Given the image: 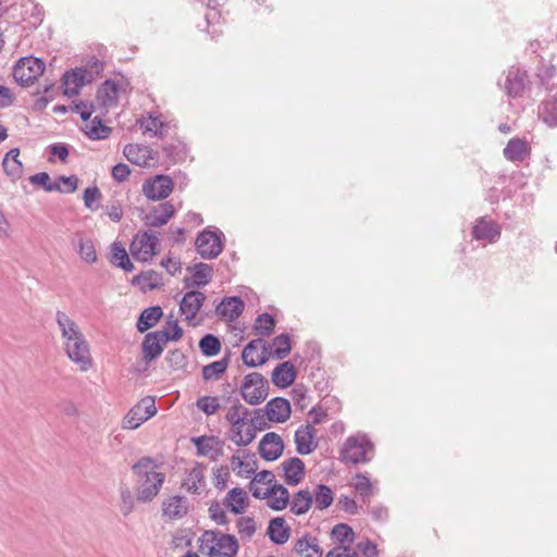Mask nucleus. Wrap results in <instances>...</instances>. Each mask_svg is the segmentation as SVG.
<instances>
[{
	"label": "nucleus",
	"mask_w": 557,
	"mask_h": 557,
	"mask_svg": "<svg viewBox=\"0 0 557 557\" xmlns=\"http://www.w3.org/2000/svg\"><path fill=\"white\" fill-rule=\"evenodd\" d=\"M158 469L159 465L150 457H141L132 466V471L136 476L138 500L150 502L160 492L165 474Z\"/></svg>",
	"instance_id": "nucleus-1"
},
{
	"label": "nucleus",
	"mask_w": 557,
	"mask_h": 557,
	"mask_svg": "<svg viewBox=\"0 0 557 557\" xmlns=\"http://www.w3.org/2000/svg\"><path fill=\"white\" fill-rule=\"evenodd\" d=\"M244 398V381L237 384L236 388L232 389L230 396L224 398L225 406L227 407L226 419L231 424L230 438L238 446L244 443V409L242 408L240 399Z\"/></svg>",
	"instance_id": "nucleus-2"
},
{
	"label": "nucleus",
	"mask_w": 557,
	"mask_h": 557,
	"mask_svg": "<svg viewBox=\"0 0 557 557\" xmlns=\"http://www.w3.org/2000/svg\"><path fill=\"white\" fill-rule=\"evenodd\" d=\"M374 454V446L366 434L358 433L346 438L341 449L344 462L358 465L369 462Z\"/></svg>",
	"instance_id": "nucleus-3"
},
{
	"label": "nucleus",
	"mask_w": 557,
	"mask_h": 557,
	"mask_svg": "<svg viewBox=\"0 0 557 557\" xmlns=\"http://www.w3.org/2000/svg\"><path fill=\"white\" fill-rule=\"evenodd\" d=\"M200 547L201 550L207 548L208 557H234L238 550V543L233 535L207 531Z\"/></svg>",
	"instance_id": "nucleus-4"
},
{
	"label": "nucleus",
	"mask_w": 557,
	"mask_h": 557,
	"mask_svg": "<svg viewBox=\"0 0 557 557\" xmlns=\"http://www.w3.org/2000/svg\"><path fill=\"white\" fill-rule=\"evenodd\" d=\"M158 245L157 232L152 230L139 231L131 244V253L137 261L147 262L157 253Z\"/></svg>",
	"instance_id": "nucleus-5"
},
{
	"label": "nucleus",
	"mask_w": 557,
	"mask_h": 557,
	"mask_svg": "<svg viewBox=\"0 0 557 557\" xmlns=\"http://www.w3.org/2000/svg\"><path fill=\"white\" fill-rule=\"evenodd\" d=\"M45 71V63L39 58L28 57L18 60L13 69L14 79L22 86L32 85Z\"/></svg>",
	"instance_id": "nucleus-6"
},
{
	"label": "nucleus",
	"mask_w": 557,
	"mask_h": 557,
	"mask_svg": "<svg viewBox=\"0 0 557 557\" xmlns=\"http://www.w3.org/2000/svg\"><path fill=\"white\" fill-rule=\"evenodd\" d=\"M66 356L78 366L81 371H87L91 364V356L89 345L84 335L76 337V339L66 342L63 345Z\"/></svg>",
	"instance_id": "nucleus-7"
},
{
	"label": "nucleus",
	"mask_w": 557,
	"mask_h": 557,
	"mask_svg": "<svg viewBox=\"0 0 557 557\" xmlns=\"http://www.w3.org/2000/svg\"><path fill=\"white\" fill-rule=\"evenodd\" d=\"M174 188L172 178L168 175L159 174L143 184V194L149 200L165 199Z\"/></svg>",
	"instance_id": "nucleus-8"
},
{
	"label": "nucleus",
	"mask_w": 557,
	"mask_h": 557,
	"mask_svg": "<svg viewBox=\"0 0 557 557\" xmlns=\"http://www.w3.org/2000/svg\"><path fill=\"white\" fill-rule=\"evenodd\" d=\"M196 250L203 259L216 258L222 251L221 235L209 230L202 231L196 238Z\"/></svg>",
	"instance_id": "nucleus-9"
},
{
	"label": "nucleus",
	"mask_w": 557,
	"mask_h": 557,
	"mask_svg": "<svg viewBox=\"0 0 557 557\" xmlns=\"http://www.w3.org/2000/svg\"><path fill=\"white\" fill-rule=\"evenodd\" d=\"M268 393V381L260 373L246 374V403L259 404L267 398Z\"/></svg>",
	"instance_id": "nucleus-10"
},
{
	"label": "nucleus",
	"mask_w": 557,
	"mask_h": 557,
	"mask_svg": "<svg viewBox=\"0 0 557 557\" xmlns=\"http://www.w3.org/2000/svg\"><path fill=\"white\" fill-rule=\"evenodd\" d=\"M206 300V296L203 293L198 290H190L187 292L180 304V310L182 314L184 315V320L190 324L196 325L195 322L197 313L199 312L200 308L202 307L203 302Z\"/></svg>",
	"instance_id": "nucleus-11"
},
{
	"label": "nucleus",
	"mask_w": 557,
	"mask_h": 557,
	"mask_svg": "<svg viewBox=\"0 0 557 557\" xmlns=\"http://www.w3.org/2000/svg\"><path fill=\"white\" fill-rule=\"evenodd\" d=\"M317 430L312 424L300 425L295 432L296 450L300 455L311 454L318 446Z\"/></svg>",
	"instance_id": "nucleus-12"
},
{
	"label": "nucleus",
	"mask_w": 557,
	"mask_h": 557,
	"mask_svg": "<svg viewBox=\"0 0 557 557\" xmlns=\"http://www.w3.org/2000/svg\"><path fill=\"white\" fill-rule=\"evenodd\" d=\"M283 449L282 437L274 432L267 433L259 443L260 456L268 461L276 460L282 455Z\"/></svg>",
	"instance_id": "nucleus-13"
},
{
	"label": "nucleus",
	"mask_w": 557,
	"mask_h": 557,
	"mask_svg": "<svg viewBox=\"0 0 557 557\" xmlns=\"http://www.w3.org/2000/svg\"><path fill=\"white\" fill-rule=\"evenodd\" d=\"M280 468L284 481L288 485H298L305 478V463L298 457H292L284 460Z\"/></svg>",
	"instance_id": "nucleus-14"
},
{
	"label": "nucleus",
	"mask_w": 557,
	"mask_h": 557,
	"mask_svg": "<svg viewBox=\"0 0 557 557\" xmlns=\"http://www.w3.org/2000/svg\"><path fill=\"white\" fill-rule=\"evenodd\" d=\"M87 71L82 67H76L72 71L65 72L62 78L64 86V95L72 98L79 94L81 88L88 82Z\"/></svg>",
	"instance_id": "nucleus-15"
},
{
	"label": "nucleus",
	"mask_w": 557,
	"mask_h": 557,
	"mask_svg": "<svg viewBox=\"0 0 557 557\" xmlns=\"http://www.w3.org/2000/svg\"><path fill=\"white\" fill-rule=\"evenodd\" d=\"M168 343L164 338V334L160 331L148 333L143 342V354L144 359L150 362L157 359L163 351V346Z\"/></svg>",
	"instance_id": "nucleus-16"
},
{
	"label": "nucleus",
	"mask_w": 557,
	"mask_h": 557,
	"mask_svg": "<svg viewBox=\"0 0 557 557\" xmlns=\"http://www.w3.org/2000/svg\"><path fill=\"white\" fill-rule=\"evenodd\" d=\"M175 208L170 201H165L154 207L146 216L145 224L149 227H160L165 225L174 215Z\"/></svg>",
	"instance_id": "nucleus-17"
},
{
	"label": "nucleus",
	"mask_w": 557,
	"mask_h": 557,
	"mask_svg": "<svg viewBox=\"0 0 557 557\" xmlns=\"http://www.w3.org/2000/svg\"><path fill=\"white\" fill-rule=\"evenodd\" d=\"M267 410L268 419L271 422L283 423L290 417V404L283 397H275L271 399L264 407Z\"/></svg>",
	"instance_id": "nucleus-18"
},
{
	"label": "nucleus",
	"mask_w": 557,
	"mask_h": 557,
	"mask_svg": "<svg viewBox=\"0 0 557 557\" xmlns=\"http://www.w3.org/2000/svg\"><path fill=\"white\" fill-rule=\"evenodd\" d=\"M549 95L540 108L539 115L548 126H557V86L546 87Z\"/></svg>",
	"instance_id": "nucleus-19"
},
{
	"label": "nucleus",
	"mask_w": 557,
	"mask_h": 557,
	"mask_svg": "<svg viewBox=\"0 0 557 557\" xmlns=\"http://www.w3.org/2000/svg\"><path fill=\"white\" fill-rule=\"evenodd\" d=\"M472 235L478 240L495 243L500 236V227L492 220L481 218L473 227Z\"/></svg>",
	"instance_id": "nucleus-20"
},
{
	"label": "nucleus",
	"mask_w": 557,
	"mask_h": 557,
	"mask_svg": "<svg viewBox=\"0 0 557 557\" xmlns=\"http://www.w3.org/2000/svg\"><path fill=\"white\" fill-rule=\"evenodd\" d=\"M55 321L61 332L63 345L66 344V342L74 341L76 337L84 335L77 323L65 312L57 311Z\"/></svg>",
	"instance_id": "nucleus-21"
},
{
	"label": "nucleus",
	"mask_w": 557,
	"mask_h": 557,
	"mask_svg": "<svg viewBox=\"0 0 557 557\" xmlns=\"http://www.w3.org/2000/svg\"><path fill=\"white\" fill-rule=\"evenodd\" d=\"M296 375L295 366L290 361H284L273 370L272 382L275 386L285 388L294 383Z\"/></svg>",
	"instance_id": "nucleus-22"
},
{
	"label": "nucleus",
	"mask_w": 557,
	"mask_h": 557,
	"mask_svg": "<svg viewBox=\"0 0 557 557\" xmlns=\"http://www.w3.org/2000/svg\"><path fill=\"white\" fill-rule=\"evenodd\" d=\"M268 358L269 354L262 339H253L246 345L247 367L261 366L268 360Z\"/></svg>",
	"instance_id": "nucleus-23"
},
{
	"label": "nucleus",
	"mask_w": 557,
	"mask_h": 557,
	"mask_svg": "<svg viewBox=\"0 0 557 557\" xmlns=\"http://www.w3.org/2000/svg\"><path fill=\"white\" fill-rule=\"evenodd\" d=\"M193 272L191 277L184 280L185 287H201L207 285L212 277V267L207 263H197L193 268H188Z\"/></svg>",
	"instance_id": "nucleus-24"
},
{
	"label": "nucleus",
	"mask_w": 557,
	"mask_h": 557,
	"mask_svg": "<svg viewBox=\"0 0 557 557\" xmlns=\"http://www.w3.org/2000/svg\"><path fill=\"white\" fill-rule=\"evenodd\" d=\"M525 79L527 75L524 72L519 69L511 67L508 71L505 89L508 96L510 97H520L525 88Z\"/></svg>",
	"instance_id": "nucleus-25"
},
{
	"label": "nucleus",
	"mask_w": 557,
	"mask_h": 557,
	"mask_svg": "<svg viewBox=\"0 0 557 557\" xmlns=\"http://www.w3.org/2000/svg\"><path fill=\"white\" fill-rule=\"evenodd\" d=\"M73 244L77 248V253L83 261L90 264L97 261L96 248L91 238L85 237L81 233H76Z\"/></svg>",
	"instance_id": "nucleus-26"
},
{
	"label": "nucleus",
	"mask_w": 557,
	"mask_h": 557,
	"mask_svg": "<svg viewBox=\"0 0 557 557\" xmlns=\"http://www.w3.org/2000/svg\"><path fill=\"white\" fill-rule=\"evenodd\" d=\"M117 94L119 85L111 79H107L97 91V101L103 108H111L116 104Z\"/></svg>",
	"instance_id": "nucleus-27"
},
{
	"label": "nucleus",
	"mask_w": 557,
	"mask_h": 557,
	"mask_svg": "<svg viewBox=\"0 0 557 557\" xmlns=\"http://www.w3.org/2000/svg\"><path fill=\"white\" fill-rule=\"evenodd\" d=\"M242 299L239 297H228L223 299L216 307V314L224 320L233 321L242 313Z\"/></svg>",
	"instance_id": "nucleus-28"
},
{
	"label": "nucleus",
	"mask_w": 557,
	"mask_h": 557,
	"mask_svg": "<svg viewBox=\"0 0 557 557\" xmlns=\"http://www.w3.org/2000/svg\"><path fill=\"white\" fill-rule=\"evenodd\" d=\"M187 509V502L181 496L170 497L163 503V515L169 519H182Z\"/></svg>",
	"instance_id": "nucleus-29"
},
{
	"label": "nucleus",
	"mask_w": 557,
	"mask_h": 557,
	"mask_svg": "<svg viewBox=\"0 0 557 557\" xmlns=\"http://www.w3.org/2000/svg\"><path fill=\"white\" fill-rule=\"evenodd\" d=\"M123 153L129 162L136 165H148L150 150L147 146L128 144L124 147Z\"/></svg>",
	"instance_id": "nucleus-30"
},
{
	"label": "nucleus",
	"mask_w": 557,
	"mask_h": 557,
	"mask_svg": "<svg viewBox=\"0 0 557 557\" xmlns=\"http://www.w3.org/2000/svg\"><path fill=\"white\" fill-rule=\"evenodd\" d=\"M199 455L214 459L221 450V443L216 437L213 436H200L194 438Z\"/></svg>",
	"instance_id": "nucleus-31"
},
{
	"label": "nucleus",
	"mask_w": 557,
	"mask_h": 557,
	"mask_svg": "<svg viewBox=\"0 0 557 557\" xmlns=\"http://www.w3.org/2000/svg\"><path fill=\"white\" fill-rule=\"evenodd\" d=\"M528 153V144L520 138H512L504 148V156L508 161L521 162Z\"/></svg>",
	"instance_id": "nucleus-32"
},
{
	"label": "nucleus",
	"mask_w": 557,
	"mask_h": 557,
	"mask_svg": "<svg viewBox=\"0 0 557 557\" xmlns=\"http://www.w3.org/2000/svg\"><path fill=\"white\" fill-rule=\"evenodd\" d=\"M295 549L305 557H321L323 555V549L320 547L318 539L309 535L299 539Z\"/></svg>",
	"instance_id": "nucleus-33"
},
{
	"label": "nucleus",
	"mask_w": 557,
	"mask_h": 557,
	"mask_svg": "<svg viewBox=\"0 0 557 557\" xmlns=\"http://www.w3.org/2000/svg\"><path fill=\"white\" fill-rule=\"evenodd\" d=\"M20 149H11L2 161V166L8 176L12 180L20 178L23 172L22 162L18 160Z\"/></svg>",
	"instance_id": "nucleus-34"
},
{
	"label": "nucleus",
	"mask_w": 557,
	"mask_h": 557,
	"mask_svg": "<svg viewBox=\"0 0 557 557\" xmlns=\"http://www.w3.org/2000/svg\"><path fill=\"white\" fill-rule=\"evenodd\" d=\"M162 314L163 311L159 306L149 307L143 310L136 324L137 330L140 333L146 332L147 330H149L150 327L154 326L158 323Z\"/></svg>",
	"instance_id": "nucleus-35"
},
{
	"label": "nucleus",
	"mask_w": 557,
	"mask_h": 557,
	"mask_svg": "<svg viewBox=\"0 0 557 557\" xmlns=\"http://www.w3.org/2000/svg\"><path fill=\"white\" fill-rule=\"evenodd\" d=\"M313 504V496L308 490L298 491L290 500V511L295 515H302Z\"/></svg>",
	"instance_id": "nucleus-36"
},
{
	"label": "nucleus",
	"mask_w": 557,
	"mask_h": 557,
	"mask_svg": "<svg viewBox=\"0 0 557 557\" xmlns=\"http://www.w3.org/2000/svg\"><path fill=\"white\" fill-rule=\"evenodd\" d=\"M223 505L226 511L235 515L242 513L244 511V490L240 487L231 490L223 499Z\"/></svg>",
	"instance_id": "nucleus-37"
},
{
	"label": "nucleus",
	"mask_w": 557,
	"mask_h": 557,
	"mask_svg": "<svg viewBox=\"0 0 557 557\" xmlns=\"http://www.w3.org/2000/svg\"><path fill=\"white\" fill-rule=\"evenodd\" d=\"M183 486L188 492L199 494L200 490L205 486L203 468L200 466L194 467L184 480Z\"/></svg>",
	"instance_id": "nucleus-38"
},
{
	"label": "nucleus",
	"mask_w": 557,
	"mask_h": 557,
	"mask_svg": "<svg viewBox=\"0 0 557 557\" xmlns=\"http://www.w3.org/2000/svg\"><path fill=\"white\" fill-rule=\"evenodd\" d=\"M267 505L272 509L281 510L285 508L289 502V493L286 487L276 484L273 492L265 498Z\"/></svg>",
	"instance_id": "nucleus-39"
},
{
	"label": "nucleus",
	"mask_w": 557,
	"mask_h": 557,
	"mask_svg": "<svg viewBox=\"0 0 557 557\" xmlns=\"http://www.w3.org/2000/svg\"><path fill=\"white\" fill-rule=\"evenodd\" d=\"M111 262L117 267L123 269L126 272H131L134 269L133 263L129 260V257L125 250V248L119 244L114 243L111 248Z\"/></svg>",
	"instance_id": "nucleus-40"
},
{
	"label": "nucleus",
	"mask_w": 557,
	"mask_h": 557,
	"mask_svg": "<svg viewBox=\"0 0 557 557\" xmlns=\"http://www.w3.org/2000/svg\"><path fill=\"white\" fill-rule=\"evenodd\" d=\"M132 284L138 286L143 292L156 289L160 284L159 274L154 271H147L133 277Z\"/></svg>",
	"instance_id": "nucleus-41"
},
{
	"label": "nucleus",
	"mask_w": 557,
	"mask_h": 557,
	"mask_svg": "<svg viewBox=\"0 0 557 557\" xmlns=\"http://www.w3.org/2000/svg\"><path fill=\"white\" fill-rule=\"evenodd\" d=\"M85 134L92 140L106 139L111 134V128L102 123V120L96 116L86 125Z\"/></svg>",
	"instance_id": "nucleus-42"
},
{
	"label": "nucleus",
	"mask_w": 557,
	"mask_h": 557,
	"mask_svg": "<svg viewBox=\"0 0 557 557\" xmlns=\"http://www.w3.org/2000/svg\"><path fill=\"white\" fill-rule=\"evenodd\" d=\"M312 496L315 508L320 510L330 507L334 499L332 490L324 484L317 485Z\"/></svg>",
	"instance_id": "nucleus-43"
},
{
	"label": "nucleus",
	"mask_w": 557,
	"mask_h": 557,
	"mask_svg": "<svg viewBox=\"0 0 557 557\" xmlns=\"http://www.w3.org/2000/svg\"><path fill=\"white\" fill-rule=\"evenodd\" d=\"M200 351L207 357L216 356L221 350V342L213 334H206L199 341Z\"/></svg>",
	"instance_id": "nucleus-44"
},
{
	"label": "nucleus",
	"mask_w": 557,
	"mask_h": 557,
	"mask_svg": "<svg viewBox=\"0 0 557 557\" xmlns=\"http://www.w3.org/2000/svg\"><path fill=\"white\" fill-rule=\"evenodd\" d=\"M333 540L338 542L341 545L349 546L355 539V533L349 524H335L331 531Z\"/></svg>",
	"instance_id": "nucleus-45"
},
{
	"label": "nucleus",
	"mask_w": 557,
	"mask_h": 557,
	"mask_svg": "<svg viewBox=\"0 0 557 557\" xmlns=\"http://www.w3.org/2000/svg\"><path fill=\"white\" fill-rule=\"evenodd\" d=\"M354 487L358 495L362 497V499H366L370 497L373 494L374 487L369 479L363 473H357L354 476Z\"/></svg>",
	"instance_id": "nucleus-46"
},
{
	"label": "nucleus",
	"mask_w": 557,
	"mask_h": 557,
	"mask_svg": "<svg viewBox=\"0 0 557 557\" xmlns=\"http://www.w3.org/2000/svg\"><path fill=\"white\" fill-rule=\"evenodd\" d=\"M267 534L275 544H284L288 541L290 529L286 524H269Z\"/></svg>",
	"instance_id": "nucleus-47"
},
{
	"label": "nucleus",
	"mask_w": 557,
	"mask_h": 557,
	"mask_svg": "<svg viewBox=\"0 0 557 557\" xmlns=\"http://www.w3.org/2000/svg\"><path fill=\"white\" fill-rule=\"evenodd\" d=\"M227 369L225 360L211 362L202 368V376L206 381L218 380Z\"/></svg>",
	"instance_id": "nucleus-48"
},
{
	"label": "nucleus",
	"mask_w": 557,
	"mask_h": 557,
	"mask_svg": "<svg viewBox=\"0 0 557 557\" xmlns=\"http://www.w3.org/2000/svg\"><path fill=\"white\" fill-rule=\"evenodd\" d=\"M145 421H147V418H145V414L140 412V408H136L134 406L124 417L122 421V428L127 430H135Z\"/></svg>",
	"instance_id": "nucleus-49"
},
{
	"label": "nucleus",
	"mask_w": 557,
	"mask_h": 557,
	"mask_svg": "<svg viewBox=\"0 0 557 557\" xmlns=\"http://www.w3.org/2000/svg\"><path fill=\"white\" fill-rule=\"evenodd\" d=\"M290 352V339L287 334H280L273 339V355L283 359Z\"/></svg>",
	"instance_id": "nucleus-50"
},
{
	"label": "nucleus",
	"mask_w": 557,
	"mask_h": 557,
	"mask_svg": "<svg viewBox=\"0 0 557 557\" xmlns=\"http://www.w3.org/2000/svg\"><path fill=\"white\" fill-rule=\"evenodd\" d=\"M275 321L272 315L268 313L260 314L255 321V330L257 334L268 336L273 331Z\"/></svg>",
	"instance_id": "nucleus-51"
},
{
	"label": "nucleus",
	"mask_w": 557,
	"mask_h": 557,
	"mask_svg": "<svg viewBox=\"0 0 557 557\" xmlns=\"http://www.w3.org/2000/svg\"><path fill=\"white\" fill-rule=\"evenodd\" d=\"M29 181L35 185L42 186L46 191H57L61 189L60 183L57 181L51 182L49 174L46 172H40L35 175H32Z\"/></svg>",
	"instance_id": "nucleus-52"
},
{
	"label": "nucleus",
	"mask_w": 557,
	"mask_h": 557,
	"mask_svg": "<svg viewBox=\"0 0 557 557\" xmlns=\"http://www.w3.org/2000/svg\"><path fill=\"white\" fill-rule=\"evenodd\" d=\"M265 409H256L250 418V425L256 431H263L270 426Z\"/></svg>",
	"instance_id": "nucleus-53"
},
{
	"label": "nucleus",
	"mask_w": 557,
	"mask_h": 557,
	"mask_svg": "<svg viewBox=\"0 0 557 557\" xmlns=\"http://www.w3.org/2000/svg\"><path fill=\"white\" fill-rule=\"evenodd\" d=\"M101 193L98 187H88L84 190V205L91 211H96L99 208V200Z\"/></svg>",
	"instance_id": "nucleus-54"
},
{
	"label": "nucleus",
	"mask_w": 557,
	"mask_h": 557,
	"mask_svg": "<svg viewBox=\"0 0 557 557\" xmlns=\"http://www.w3.org/2000/svg\"><path fill=\"white\" fill-rule=\"evenodd\" d=\"M140 127L147 133L154 135H162L163 123L159 117L149 115L147 119L140 121Z\"/></svg>",
	"instance_id": "nucleus-55"
},
{
	"label": "nucleus",
	"mask_w": 557,
	"mask_h": 557,
	"mask_svg": "<svg viewBox=\"0 0 557 557\" xmlns=\"http://www.w3.org/2000/svg\"><path fill=\"white\" fill-rule=\"evenodd\" d=\"M277 483L274 484H258V481L250 482L249 484V491L256 498L265 499L270 493L273 492V488L276 486Z\"/></svg>",
	"instance_id": "nucleus-56"
},
{
	"label": "nucleus",
	"mask_w": 557,
	"mask_h": 557,
	"mask_svg": "<svg viewBox=\"0 0 557 557\" xmlns=\"http://www.w3.org/2000/svg\"><path fill=\"white\" fill-rule=\"evenodd\" d=\"M197 407L207 414H213L218 411L220 405L218 398L203 396L197 400Z\"/></svg>",
	"instance_id": "nucleus-57"
},
{
	"label": "nucleus",
	"mask_w": 557,
	"mask_h": 557,
	"mask_svg": "<svg viewBox=\"0 0 557 557\" xmlns=\"http://www.w3.org/2000/svg\"><path fill=\"white\" fill-rule=\"evenodd\" d=\"M160 333L164 334V338L168 342H170V341L176 342L182 337L183 330L178 325L177 321H169L166 324V327L164 330L160 331Z\"/></svg>",
	"instance_id": "nucleus-58"
},
{
	"label": "nucleus",
	"mask_w": 557,
	"mask_h": 557,
	"mask_svg": "<svg viewBox=\"0 0 557 557\" xmlns=\"http://www.w3.org/2000/svg\"><path fill=\"white\" fill-rule=\"evenodd\" d=\"M57 182H59L61 185V189H59L58 191L71 194L76 190L77 184H78V178L75 175L59 176Z\"/></svg>",
	"instance_id": "nucleus-59"
},
{
	"label": "nucleus",
	"mask_w": 557,
	"mask_h": 557,
	"mask_svg": "<svg viewBox=\"0 0 557 557\" xmlns=\"http://www.w3.org/2000/svg\"><path fill=\"white\" fill-rule=\"evenodd\" d=\"M135 407L140 408V412L145 414V418H147V420L157 413L154 399L151 397L143 398Z\"/></svg>",
	"instance_id": "nucleus-60"
},
{
	"label": "nucleus",
	"mask_w": 557,
	"mask_h": 557,
	"mask_svg": "<svg viewBox=\"0 0 557 557\" xmlns=\"http://www.w3.org/2000/svg\"><path fill=\"white\" fill-rule=\"evenodd\" d=\"M230 478V470L227 467H220L214 471V485L220 488H226V483Z\"/></svg>",
	"instance_id": "nucleus-61"
},
{
	"label": "nucleus",
	"mask_w": 557,
	"mask_h": 557,
	"mask_svg": "<svg viewBox=\"0 0 557 557\" xmlns=\"http://www.w3.org/2000/svg\"><path fill=\"white\" fill-rule=\"evenodd\" d=\"M325 557H359L358 554L347 545H338L327 552Z\"/></svg>",
	"instance_id": "nucleus-62"
},
{
	"label": "nucleus",
	"mask_w": 557,
	"mask_h": 557,
	"mask_svg": "<svg viewBox=\"0 0 557 557\" xmlns=\"http://www.w3.org/2000/svg\"><path fill=\"white\" fill-rule=\"evenodd\" d=\"M357 548L364 557H377L376 545L369 540L359 542Z\"/></svg>",
	"instance_id": "nucleus-63"
},
{
	"label": "nucleus",
	"mask_w": 557,
	"mask_h": 557,
	"mask_svg": "<svg viewBox=\"0 0 557 557\" xmlns=\"http://www.w3.org/2000/svg\"><path fill=\"white\" fill-rule=\"evenodd\" d=\"M131 174L129 166L125 163H117L112 168V176L117 182H124Z\"/></svg>",
	"instance_id": "nucleus-64"
}]
</instances>
